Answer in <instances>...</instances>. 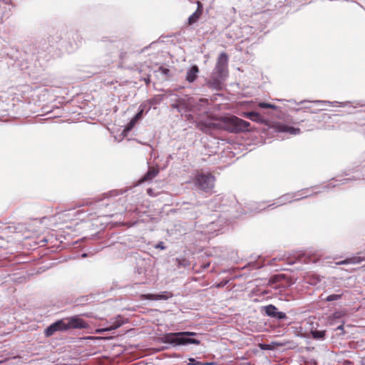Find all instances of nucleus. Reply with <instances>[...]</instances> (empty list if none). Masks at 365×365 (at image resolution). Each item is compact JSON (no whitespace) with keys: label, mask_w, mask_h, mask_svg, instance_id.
Returning <instances> with one entry per match:
<instances>
[{"label":"nucleus","mask_w":365,"mask_h":365,"mask_svg":"<svg viewBox=\"0 0 365 365\" xmlns=\"http://www.w3.org/2000/svg\"><path fill=\"white\" fill-rule=\"evenodd\" d=\"M147 192L150 196L153 195V190L151 188L148 189Z\"/></svg>","instance_id":"22"},{"label":"nucleus","mask_w":365,"mask_h":365,"mask_svg":"<svg viewBox=\"0 0 365 365\" xmlns=\"http://www.w3.org/2000/svg\"><path fill=\"white\" fill-rule=\"evenodd\" d=\"M168 72H169V70H168V69H167V68H165V69L164 70V73H168Z\"/></svg>","instance_id":"27"},{"label":"nucleus","mask_w":365,"mask_h":365,"mask_svg":"<svg viewBox=\"0 0 365 365\" xmlns=\"http://www.w3.org/2000/svg\"><path fill=\"white\" fill-rule=\"evenodd\" d=\"M218 123L199 122L197 127L202 132L207 133L210 130L224 129L230 133H241L249 130L250 123L237 116L221 117Z\"/></svg>","instance_id":"1"},{"label":"nucleus","mask_w":365,"mask_h":365,"mask_svg":"<svg viewBox=\"0 0 365 365\" xmlns=\"http://www.w3.org/2000/svg\"><path fill=\"white\" fill-rule=\"evenodd\" d=\"M182 261H183V262H182V264H185V263H184V262H185L186 260H185V259H183Z\"/></svg>","instance_id":"30"},{"label":"nucleus","mask_w":365,"mask_h":365,"mask_svg":"<svg viewBox=\"0 0 365 365\" xmlns=\"http://www.w3.org/2000/svg\"><path fill=\"white\" fill-rule=\"evenodd\" d=\"M364 260H365L364 257H359V256H354L352 257L346 258L344 260L337 262L336 264L337 265L348 264H359Z\"/></svg>","instance_id":"13"},{"label":"nucleus","mask_w":365,"mask_h":365,"mask_svg":"<svg viewBox=\"0 0 365 365\" xmlns=\"http://www.w3.org/2000/svg\"><path fill=\"white\" fill-rule=\"evenodd\" d=\"M221 286H222V284H218L217 285V287H221Z\"/></svg>","instance_id":"29"},{"label":"nucleus","mask_w":365,"mask_h":365,"mask_svg":"<svg viewBox=\"0 0 365 365\" xmlns=\"http://www.w3.org/2000/svg\"><path fill=\"white\" fill-rule=\"evenodd\" d=\"M88 324L78 316L62 319L51 324L46 330V336H52L56 331H63L71 329H86Z\"/></svg>","instance_id":"2"},{"label":"nucleus","mask_w":365,"mask_h":365,"mask_svg":"<svg viewBox=\"0 0 365 365\" xmlns=\"http://www.w3.org/2000/svg\"><path fill=\"white\" fill-rule=\"evenodd\" d=\"M344 329V326L343 325H340L337 327V329L339 330H342Z\"/></svg>","instance_id":"25"},{"label":"nucleus","mask_w":365,"mask_h":365,"mask_svg":"<svg viewBox=\"0 0 365 365\" xmlns=\"http://www.w3.org/2000/svg\"><path fill=\"white\" fill-rule=\"evenodd\" d=\"M196 4L197 5V8L196 11L188 18V24L192 25L195 22H197L203 12V5L200 1H197Z\"/></svg>","instance_id":"8"},{"label":"nucleus","mask_w":365,"mask_h":365,"mask_svg":"<svg viewBox=\"0 0 365 365\" xmlns=\"http://www.w3.org/2000/svg\"><path fill=\"white\" fill-rule=\"evenodd\" d=\"M242 115L245 118H249L254 122L266 124V120L264 118L257 112H245L242 114Z\"/></svg>","instance_id":"9"},{"label":"nucleus","mask_w":365,"mask_h":365,"mask_svg":"<svg viewBox=\"0 0 365 365\" xmlns=\"http://www.w3.org/2000/svg\"><path fill=\"white\" fill-rule=\"evenodd\" d=\"M200 101H202V102H207V99H200Z\"/></svg>","instance_id":"26"},{"label":"nucleus","mask_w":365,"mask_h":365,"mask_svg":"<svg viewBox=\"0 0 365 365\" xmlns=\"http://www.w3.org/2000/svg\"><path fill=\"white\" fill-rule=\"evenodd\" d=\"M278 130L280 132H287L292 135H297L300 133V129L298 128H294L287 125H280L278 127Z\"/></svg>","instance_id":"14"},{"label":"nucleus","mask_w":365,"mask_h":365,"mask_svg":"<svg viewBox=\"0 0 365 365\" xmlns=\"http://www.w3.org/2000/svg\"><path fill=\"white\" fill-rule=\"evenodd\" d=\"M145 82H146V83L148 84V83H149L150 80H149V79H148V80H145Z\"/></svg>","instance_id":"28"},{"label":"nucleus","mask_w":365,"mask_h":365,"mask_svg":"<svg viewBox=\"0 0 365 365\" xmlns=\"http://www.w3.org/2000/svg\"><path fill=\"white\" fill-rule=\"evenodd\" d=\"M123 324V322L120 320H115L112 325H110L109 327L106 328L105 331H111L121 327Z\"/></svg>","instance_id":"15"},{"label":"nucleus","mask_w":365,"mask_h":365,"mask_svg":"<svg viewBox=\"0 0 365 365\" xmlns=\"http://www.w3.org/2000/svg\"><path fill=\"white\" fill-rule=\"evenodd\" d=\"M143 110H140L133 118L137 122L142 118Z\"/></svg>","instance_id":"21"},{"label":"nucleus","mask_w":365,"mask_h":365,"mask_svg":"<svg viewBox=\"0 0 365 365\" xmlns=\"http://www.w3.org/2000/svg\"><path fill=\"white\" fill-rule=\"evenodd\" d=\"M317 334H318L319 337H323V336L324 335V333H322V332H320V333L317 332Z\"/></svg>","instance_id":"23"},{"label":"nucleus","mask_w":365,"mask_h":365,"mask_svg":"<svg viewBox=\"0 0 365 365\" xmlns=\"http://www.w3.org/2000/svg\"><path fill=\"white\" fill-rule=\"evenodd\" d=\"M195 332L180 331L168 333L164 335L163 341L165 343L171 344L174 346L187 345V344H199L200 341L192 336H196Z\"/></svg>","instance_id":"3"},{"label":"nucleus","mask_w":365,"mask_h":365,"mask_svg":"<svg viewBox=\"0 0 365 365\" xmlns=\"http://www.w3.org/2000/svg\"><path fill=\"white\" fill-rule=\"evenodd\" d=\"M136 123L137 121L132 118L130 121L126 125L125 128L123 130V132L128 133L129 131H130L133 128Z\"/></svg>","instance_id":"16"},{"label":"nucleus","mask_w":365,"mask_h":365,"mask_svg":"<svg viewBox=\"0 0 365 365\" xmlns=\"http://www.w3.org/2000/svg\"><path fill=\"white\" fill-rule=\"evenodd\" d=\"M173 294L170 292H163L158 294H141L140 298V299H148V300H167L171 297H173Z\"/></svg>","instance_id":"6"},{"label":"nucleus","mask_w":365,"mask_h":365,"mask_svg":"<svg viewBox=\"0 0 365 365\" xmlns=\"http://www.w3.org/2000/svg\"><path fill=\"white\" fill-rule=\"evenodd\" d=\"M228 62V57L225 53H222L217 59L216 69L217 71L222 73L227 68Z\"/></svg>","instance_id":"10"},{"label":"nucleus","mask_w":365,"mask_h":365,"mask_svg":"<svg viewBox=\"0 0 365 365\" xmlns=\"http://www.w3.org/2000/svg\"><path fill=\"white\" fill-rule=\"evenodd\" d=\"M317 334H318L319 337H323V336L324 335V333H322V332H320V333L317 332Z\"/></svg>","instance_id":"24"},{"label":"nucleus","mask_w":365,"mask_h":365,"mask_svg":"<svg viewBox=\"0 0 365 365\" xmlns=\"http://www.w3.org/2000/svg\"><path fill=\"white\" fill-rule=\"evenodd\" d=\"M199 68L197 66H192L187 72L186 80L190 83L193 82L197 78Z\"/></svg>","instance_id":"12"},{"label":"nucleus","mask_w":365,"mask_h":365,"mask_svg":"<svg viewBox=\"0 0 365 365\" xmlns=\"http://www.w3.org/2000/svg\"><path fill=\"white\" fill-rule=\"evenodd\" d=\"M258 106L261 108H271V109H276L277 106L272 103H259Z\"/></svg>","instance_id":"17"},{"label":"nucleus","mask_w":365,"mask_h":365,"mask_svg":"<svg viewBox=\"0 0 365 365\" xmlns=\"http://www.w3.org/2000/svg\"><path fill=\"white\" fill-rule=\"evenodd\" d=\"M159 173L158 169L155 168L153 167L149 168L148 172L143 175V177L140 179V182H143L146 181H150L155 178Z\"/></svg>","instance_id":"11"},{"label":"nucleus","mask_w":365,"mask_h":365,"mask_svg":"<svg viewBox=\"0 0 365 365\" xmlns=\"http://www.w3.org/2000/svg\"><path fill=\"white\" fill-rule=\"evenodd\" d=\"M215 180V177L210 173H197L194 178V183L203 192L212 193Z\"/></svg>","instance_id":"4"},{"label":"nucleus","mask_w":365,"mask_h":365,"mask_svg":"<svg viewBox=\"0 0 365 365\" xmlns=\"http://www.w3.org/2000/svg\"><path fill=\"white\" fill-rule=\"evenodd\" d=\"M85 205L84 203L78 202L73 208H70L66 210H63L58 212L55 217L56 218L57 222L59 223L63 224L68 222H71L73 220L78 219V216L83 212V210H76V207H81Z\"/></svg>","instance_id":"5"},{"label":"nucleus","mask_w":365,"mask_h":365,"mask_svg":"<svg viewBox=\"0 0 365 365\" xmlns=\"http://www.w3.org/2000/svg\"><path fill=\"white\" fill-rule=\"evenodd\" d=\"M188 360L190 361V363H189L190 365H208L209 364L208 363L203 364L200 361H197L193 358H190V359H188Z\"/></svg>","instance_id":"20"},{"label":"nucleus","mask_w":365,"mask_h":365,"mask_svg":"<svg viewBox=\"0 0 365 365\" xmlns=\"http://www.w3.org/2000/svg\"><path fill=\"white\" fill-rule=\"evenodd\" d=\"M346 314V312L344 310L337 311V312H335L333 314L332 317L334 319H339V318L343 317L344 316H345Z\"/></svg>","instance_id":"19"},{"label":"nucleus","mask_w":365,"mask_h":365,"mask_svg":"<svg viewBox=\"0 0 365 365\" xmlns=\"http://www.w3.org/2000/svg\"><path fill=\"white\" fill-rule=\"evenodd\" d=\"M264 312L267 316L277 319H284L287 318L285 313L278 312L277 308L272 304L264 307Z\"/></svg>","instance_id":"7"},{"label":"nucleus","mask_w":365,"mask_h":365,"mask_svg":"<svg viewBox=\"0 0 365 365\" xmlns=\"http://www.w3.org/2000/svg\"><path fill=\"white\" fill-rule=\"evenodd\" d=\"M342 294H330L325 299L327 302H331L335 300H339L341 298Z\"/></svg>","instance_id":"18"}]
</instances>
